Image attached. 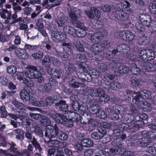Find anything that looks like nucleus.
<instances>
[{"instance_id":"obj_1","label":"nucleus","mask_w":156,"mask_h":156,"mask_svg":"<svg viewBox=\"0 0 156 156\" xmlns=\"http://www.w3.org/2000/svg\"><path fill=\"white\" fill-rule=\"evenodd\" d=\"M121 106H115V107H109L107 109L108 114V116L109 119L113 120H117L119 119V114H121L122 118L124 122L130 123L134 120V117L133 115L126 113L125 111H120Z\"/></svg>"},{"instance_id":"obj_2","label":"nucleus","mask_w":156,"mask_h":156,"mask_svg":"<svg viewBox=\"0 0 156 156\" xmlns=\"http://www.w3.org/2000/svg\"><path fill=\"white\" fill-rule=\"evenodd\" d=\"M118 6L121 10H122L123 12L120 14V12H116V14L115 18L120 21H125L128 20L129 17L133 15V12L129 8L130 6V3L127 1H123Z\"/></svg>"},{"instance_id":"obj_3","label":"nucleus","mask_w":156,"mask_h":156,"mask_svg":"<svg viewBox=\"0 0 156 156\" xmlns=\"http://www.w3.org/2000/svg\"><path fill=\"white\" fill-rule=\"evenodd\" d=\"M126 122H124V124L121 127H120V129H116L114 130V136L119 137L122 134L123 130H127L128 132H131L136 131L139 127H142L143 125V122L142 121H137L132 124Z\"/></svg>"},{"instance_id":"obj_4","label":"nucleus","mask_w":156,"mask_h":156,"mask_svg":"<svg viewBox=\"0 0 156 156\" xmlns=\"http://www.w3.org/2000/svg\"><path fill=\"white\" fill-rule=\"evenodd\" d=\"M108 34L107 31L105 30L101 32L95 33L91 35L90 38L91 41L93 43H96L92 46L91 51L92 52V54L99 53L101 51L102 48H99V45L96 43L100 41Z\"/></svg>"},{"instance_id":"obj_5","label":"nucleus","mask_w":156,"mask_h":156,"mask_svg":"<svg viewBox=\"0 0 156 156\" xmlns=\"http://www.w3.org/2000/svg\"><path fill=\"white\" fill-rule=\"evenodd\" d=\"M27 69L25 73V76L30 79H36L38 82L41 83L43 81V78L40 71L42 68L39 66H28L26 67Z\"/></svg>"},{"instance_id":"obj_6","label":"nucleus","mask_w":156,"mask_h":156,"mask_svg":"<svg viewBox=\"0 0 156 156\" xmlns=\"http://www.w3.org/2000/svg\"><path fill=\"white\" fill-rule=\"evenodd\" d=\"M18 114L17 113H16L15 115H13L11 114H9L8 115L12 119L15 120H11V124L15 128L17 127L18 123L16 122V120L18 118L20 119L22 122L26 123L28 126L30 125V121L31 119H29V117L24 116L26 114V113L23 111H20L19 112Z\"/></svg>"},{"instance_id":"obj_7","label":"nucleus","mask_w":156,"mask_h":156,"mask_svg":"<svg viewBox=\"0 0 156 156\" xmlns=\"http://www.w3.org/2000/svg\"><path fill=\"white\" fill-rule=\"evenodd\" d=\"M51 116L54 120L57 122L64 125L68 127H71L72 126V123L70 121L69 124L66 122L67 120V116L61 114H57L55 112H52L50 113Z\"/></svg>"},{"instance_id":"obj_8","label":"nucleus","mask_w":156,"mask_h":156,"mask_svg":"<svg viewBox=\"0 0 156 156\" xmlns=\"http://www.w3.org/2000/svg\"><path fill=\"white\" fill-rule=\"evenodd\" d=\"M40 122L44 126H47L46 132L45 134V136L48 137L50 138L54 137L53 135L51 134L53 132L54 127L51 126V121L47 118L42 119L40 120Z\"/></svg>"},{"instance_id":"obj_9","label":"nucleus","mask_w":156,"mask_h":156,"mask_svg":"<svg viewBox=\"0 0 156 156\" xmlns=\"http://www.w3.org/2000/svg\"><path fill=\"white\" fill-rule=\"evenodd\" d=\"M139 19L143 25L149 28H152L153 23L151 22V17L150 16L142 14L140 16Z\"/></svg>"},{"instance_id":"obj_10","label":"nucleus","mask_w":156,"mask_h":156,"mask_svg":"<svg viewBox=\"0 0 156 156\" xmlns=\"http://www.w3.org/2000/svg\"><path fill=\"white\" fill-rule=\"evenodd\" d=\"M125 35L126 38V40L129 41H132L134 39L135 35L129 31H121L117 32L115 34V37H116L122 38L124 39V36Z\"/></svg>"},{"instance_id":"obj_11","label":"nucleus","mask_w":156,"mask_h":156,"mask_svg":"<svg viewBox=\"0 0 156 156\" xmlns=\"http://www.w3.org/2000/svg\"><path fill=\"white\" fill-rule=\"evenodd\" d=\"M62 45L63 46L67 47L64 48L63 53L60 52H58L57 54L58 55L63 58H68L69 56L72 54V51L69 46V44L68 43L63 42L62 43Z\"/></svg>"},{"instance_id":"obj_12","label":"nucleus","mask_w":156,"mask_h":156,"mask_svg":"<svg viewBox=\"0 0 156 156\" xmlns=\"http://www.w3.org/2000/svg\"><path fill=\"white\" fill-rule=\"evenodd\" d=\"M136 94L134 98L133 99V101L135 103L138 101L139 99L141 98L144 99H147L149 98L151 95V92L148 90H145L141 91L140 93H135Z\"/></svg>"},{"instance_id":"obj_13","label":"nucleus","mask_w":156,"mask_h":156,"mask_svg":"<svg viewBox=\"0 0 156 156\" xmlns=\"http://www.w3.org/2000/svg\"><path fill=\"white\" fill-rule=\"evenodd\" d=\"M67 117L68 116V118H67L66 122L68 124L70 121H71L73 125V122H78L80 119V115L76 112H71L70 111H68L67 113Z\"/></svg>"},{"instance_id":"obj_14","label":"nucleus","mask_w":156,"mask_h":156,"mask_svg":"<svg viewBox=\"0 0 156 156\" xmlns=\"http://www.w3.org/2000/svg\"><path fill=\"white\" fill-rule=\"evenodd\" d=\"M148 126L152 129L151 131L144 130L142 132V135L145 137L150 136L151 138H156V126L153 124H150L148 125Z\"/></svg>"},{"instance_id":"obj_15","label":"nucleus","mask_w":156,"mask_h":156,"mask_svg":"<svg viewBox=\"0 0 156 156\" xmlns=\"http://www.w3.org/2000/svg\"><path fill=\"white\" fill-rule=\"evenodd\" d=\"M51 36L53 40L57 42L63 41L66 40L65 36L62 33L57 31H53Z\"/></svg>"},{"instance_id":"obj_16","label":"nucleus","mask_w":156,"mask_h":156,"mask_svg":"<svg viewBox=\"0 0 156 156\" xmlns=\"http://www.w3.org/2000/svg\"><path fill=\"white\" fill-rule=\"evenodd\" d=\"M83 26V24L82 23L80 24H78L77 25L78 27L80 28L75 29L74 36H77L79 37H83L85 36L86 34V30L87 28Z\"/></svg>"},{"instance_id":"obj_17","label":"nucleus","mask_w":156,"mask_h":156,"mask_svg":"<svg viewBox=\"0 0 156 156\" xmlns=\"http://www.w3.org/2000/svg\"><path fill=\"white\" fill-rule=\"evenodd\" d=\"M120 151L119 150L116 151L115 148L112 149L110 150V152L113 155L119 154H122V156H135L133 154V153L131 151H126V150L124 148H120Z\"/></svg>"},{"instance_id":"obj_18","label":"nucleus","mask_w":156,"mask_h":156,"mask_svg":"<svg viewBox=\"0 0 156 156\" xmlns=\"http://www.w3.org/2000/svg\"><path fill=\"white\" fill-rule=\"evenodd\" d=\"M142 72H152L156 70V64L154 63L145 62L144 63L142 67Z\"/></svg>"},{"instance_id":"obj_19","label":"nucleus","mask_w":156,"mask_h":156,"mask_svg":"<svg viewBox=\"0 0 156 156\" xmlns=\"http://www.w3.org/2000/svg\"><path fill=\"white\" fill-rule=\"evenodd\" d=\"M54 129L55 131V134L57 138L61 140H66L68 138V135L60 131L56 125H54Z\"/></svg>"},{"instance_id":"obj_20","label":"nucleus","mask_w":156,"mask_h":156,"mask_svg":"<svg viewBox=\"0 0 156 156\" xmlns=\"http://www.w3.org/2000/svg\"><path fill=\"white\" fill-rule=\"evenodd\" d=\"M48 72L51 77L59 79L63 71L61 70H58L49 68L48 69Z\"/></svg>"},{"instance_id":"obj_21","label":"nucleus","mask_w":156,"mask_h":156,"mask_svg":"<svg viewBox=\"0 0 156 156\" xmlns=\"http://www.w3.org/2000/svg\"><path fill=\"white\" fill-rule=\"evenodd\" d=\"M80 11L79 10H77L76 8L72 7V9L69 13V16L73 23L74 24L75 23H78L79 22L77 20L78 16H77L76 14H78V13H79V14L80 15Z\"/></svg>"},{"instance_id":"obj_22","label":"nucleus","mask_w":156,"mask_h":156,"mask_svg":"<svg viewBox=\"0 0 156 156\" xmlns=\"http://www.w3.org/2000/svg\"><path fill=\"white\" fill-rule=\"evenodd\" d=\"M83 115L85 117L86 119L87 120L88 124L91 125V126L89 127V129L90 130H93L95 128L96 124L95 122L94 121L92 118L91 115L90 114H87L86 112H84Z\"/></svg>"},{"instance_id":"obj_23","label":"nucleus","mask_w":156,"mask_h":156,"mask_svg":"<svg viewBox=\"0 0 156 156\" xmlns=\"http://www.w3.org/2000/svg\"><path fill=\"white\" fill-rule=\"evenodd\" d=\"M16 54L20 58L23 59L28 58L29 55L25 50L20 48H17L15 50Z\"/></svg>"},{"instance_id":"obj_24","label":"nucleus","mask_w":156,"mask_h":156,"mask_svg":"<svg viewBox=\"0 0 156 156\" xmlns=\"http://www.w3.org/2000/svg\"><path fill=\"white\" fill-rule=\"evenodd\" d=\"M74 44L77 49L80 51H84L83 45H84L85 47H88L87 43L83 41H75Z\"/></svg>"},{"instance_id":"obj_25","label":"nucleus","mask_w":156,"mask_h":156,"mask_svg":"<svg viewBox=\"0 0 156 156\" xmlns=\"http://www.w3.org/2000/svg\"><path fill=\"white\" fill-rule=\"evenodd\" d=\"M101 8L103 11L105 12H107L112 13L109 14V15L111 16L114 17V16H113L114 14H115V16L116 14V12L117 10H116L115 9H111L110 7L108 5H106L104 6H102Z\"/></svg>"},{"instance_id":"obj_26","label":"nucleus","mask_w":156,"mask_h":156,"mask_svg":"<svg viewBox=\"0 0 156 156\" xmlns=\"http://www.w3.org/2000/svg\"><path fill=\"white\" fill-rule=\"evenodd\" d=\"M121 140L120 138H118L115 139L112 142V145L115 147L111 149L110 150L115 148L116 151L117 150H119V151H120V148H123L121 147L122 145L123 144V143H122L121 142Z\"/></svg>"},{"instance_id":"obj_27","label":"nucleus","mask_w":156,"mask_h":156,"mask_svg":"<svg viewBox=\"0 0 156 156\" xmlns=\"http://www.w3.org/2000/svg\"><path fill=\"white\" fill-rule=\"evenodd\" d=\"M148 137H144L139 139L137 142V145L140 147H146L151 143Z\"/></svg>"},{"instance_id":"obj_28","label":"nucleus","mask_w":156,"mask_h":156,"mask_svg":"<svg viewBox=\"0 0 156 156\" xmlns=\"http://www.w3.org/2000/svg\"><path fill=\"white\" fill-rule=\"evenodd\" d=\"M20 95L22 100L24 102L28 101L30 97L29 92L25 90H21Z\"/></svg>"},{"instance_id":"obj_29","label":"nucleus","mask_w":156,"mask_h":156,"mask_svg":"<svg viewBox=\"0 0 156 156\" xmlns=\"http://www.w3.org/2000/svg\"><path fill=\"white\" fill-rule=\"evenodd\" d=\"M140 104H141L142 105H141L140 104H138V107L142 109L144 111H150L152 109L151 104L149 103L145 102H140Z\"/></svg>"},{"instance_id":"obj_30","label":"nucleus","mask_w":156,"mask_h":156,"mask_svg":"<svg viewBox=\"0 0 156 156\" xmlns=\"http://www.w3.org/2000/svg\"><path fill=\"white\" fill-rule=\"evenodd\" d=\"M88 92L90 95L94 97L100 96L101 94L103 93V90L101 89H90L88 90Z\"/></svg>"},{"instance_id":"obj_31","label":"nucleus","mask_w":156,"mask_h":156,"mask_svg":"<svg viewBox=\"0 0 156 156\" xmlns=\"http://www.w3.org/2000/svg\"><path fill=\"white\" fill-rule=\"evenodd\" d=\"M117 49L119 52L123 54L128 53L130 50L129 48L125 44L119 45L117 47Z\"/></svg>"},{"instance_id":"obj_32","label":"nucleus","mask_w":156,"mask_h":156,"mask_svg":"<svg viewBox=\"0 0 156 156\" xmlns=\"http://www.w3.org/2000/svg\"><path fill=\"white\" fill-rule=\"evenodd\" d=\"M56 106L59 105L60 109L62 111L66 112L68 110V106L65 101L62 100L59 102L55 103Z\"/></svg>"},{"instance_id":"obj_33","label":"nucleus","mask_w":156,"mask_h":156,"mask_svg":"<svg viewBox=\"0 0 156 156\" xmlns=\"http://www.w3.org/2000/svg\"><path fill=\"white\" fill-rule=\"evenodd\" d=\"M28 101L30 104L35 106L41 107L43 105L42 101H37L36 98L33 97H30Z\"/></svg>"},{"instance_id":"obj_34","label":"nucleus","mask_w":156,"mask_h":156,"mask_svg":"<svg viewBox=\"0 0 156 156\" xmlns=\"http://www.w3.org/2000/svg\"><path fill=\"white\" fill-rule=\"evenodd\" d=\"M75 29L70 26H66L63 28V32L66 34H70L74 36Z\"/></svg>"},{"instance_id":"obj_35","label":"nucleus","mask_w":156,"mask_h":156,"mask_svg":"<svg viewBox=\"0 0 156 156\" xmlns=\"http://www.w3.org/2000/svg\"><path fill=\"white\" fill-rule=\"evenodd\" d=\"M138 42L140 45H146L150 43V39L148 37L144 35L140 37L139 39Z\"/></svg>"},{"instance_id":"obj_36","label":"nucleus","mask_w":156,"mask_h":156,"mask_svg":"<svg viewBox=\"0 0 156 156\" xmlns=\"http://www.w3.org/2000/svg\"><path fill=\"white\" fill-rule=\"evenodd\" d=\"M67 20V17L62 16L58 17L56 20L57 23L59 26H62L65 24Z\"/></svg>"},{"instance_id":"obj_37","label":"nucleus","mask_w":156,"mask_h":156,"mask_svg":"<svg viewBox=\"0 0 156 156\" xmlns=\"http://www.w3.org/2000/svg\"><path fill=\"white\" fill-rule=\"evenodd\" d=\"M76 61L79 62V64L81 65L82 63H83L87 62V60L86 57L84 55L81 54L76 55Z\"/></svg>"},{"instance_id":"obj_38","label":"nucleus","mask_w":156,"mask_h":156,"mask_svg":"<svg viewBox=\"0 0 156 156\" xmlns=\"http://www.w3.org/2000/svg\"><path fill=\"white\" fill-rule=\"evenodd\" d=\"M148 52H149V49H144L141 50L139 53V57L143 60H147Z\"/></svg>"},{"instance_id":"obj_39","label":"nucleus","mask_w":156,"mask_h":156,"mask_svg":"<svg viewBox=\"0 0 156 156\" xmlns=\"http://www.w3.org/2000/svg\"><path fill=\"white\" fill-rule=\"evenodd\" d=\"M130 70L133 74L136 75H139L140 72L142 71L139 69L135 64H132L131 66Z\"/></svg>"},{"instance_id":"obj_40","label":"nucleus","mask_w":156,"mask_h":156,"mask_svg":"<svg viewBox=\"0 0 156 156\" xmlns=\"http://www.w3.org/2000/svg\"><path fill=\"white\" fill-rule=\"evenodd\" d=\"M81 144L84 147H90L93 144V142L90 139H84L81 142Z\"/></svg>"},{"instance_id":"obj_41","label":"nucleus","mask_w":156,"mask_h":156,"mask_svg":"<svg viewBox=\"0 0 156 156\" xmlns=\"http://www.w3.org/2000/svg\"><path fill=\"white\" fill-rule=\"evenodd\" d=\"M96 115L99 118L102 119H105L107 117L105 112L100 108L98 109Z\"/></svg>"},{"instance_id":"obj_42","label":"nucleus","mask_w":156,"mask_h":156,"mask_svg":"<svg viewBox=\"0 0 156 156\" xmlns=\"http://www.w3.org/2000/svg\"><path fill=\"white\" fill-rule=\"evenodd\" d=\"M41 90L44 92H51L52 90V86L51 83H46L41 87ZM40 90H41L40 89Z\"/></svg>"},{"instance_id":"obj_43","label":"nucleus","mask_w":156,"mask_h":156,"mask_svg":"<svg viewBox=\"0 0 156 156\" xmlns=\"http://www.w3.org/2000/svg\"><path fill=\"white\" fill-rule=\"evenodd\" d=\"M129 71V68L125 66H121L119 67L117 72L119 73H126Z\"/></svg>"},{"instance_id":"obj_44","label":"nucleus","mask_w":156,"mask_h":156,"mask_svg":"<svg viewBox=\"0 0 156 156\" xmlns=\"http://www.w3.org/2000/svg\"><path fill=\"white\" fill-rule=\"evenodd\" d=\"M130 82L133 87H136L140 85V81L135 77H132L131 78Z\"/></svg>"},{"instance_id":"obj_45","label":"nucleus","mask_w":156,"mask_h":156,"mask_svg":"<svg viewBox=\"0 0 156 156\" xmlns=\"http://www.w3.org/2000/svg\"><path fill=\"white\" fill-rule=\"evenodd\" d=\"M149 8L152 13H156V1H154L151 2L150 4Z\"/></svg>"},{"instance_id":"obj_46","label":"nucleus","mask_w":156,"mask_h":156,"mask_svg":"<svg viewBox=\"0 0 156 156\" xmlns=\"http://www.w3.org/2000/svg\"><path fill=\"white\" fill-rule=\"evenodd\" d=\"M43 55V53L41 51H39L32 54V57L34 59H41Z\"/></svg>"},{"instance_id":"obj_47","label":"nucleus","mask_w":156,"mask_h":156,"mask_svg":"<svg viewBox=\"0 0 156 156\" xmlns=\"http://www.w3.org/2000/svg\"><path fill=\"white\" fill-rule=\"evenodd\" d=\"M12 103L16 107L20 110H23L24 107V105L21 103L14 100L12 102Z\"/></svg>"},{"instance_id":"obj_48","label":"nucleus","mask_w":156,"mask_h":156,"mask_svg":"<svg viewBox=\"0 0 156 156\" xmlns=\"http://www.w3.org/2000/svg\"><path fill=\"white\" fill-rule=\"evenodd\" d=\"M12 103L16 107L20 110H23L24 107V105L21 103L14 100L12 102Z\"/></svg>"},{"instance_id":"obj_49","label":"nucleus","mask_w":156,"mask_h":156,"mask_svg":"<svg viewBox=\"0 0 156 156\" xmlns=\"http://www.w3.org/2000/svg\"><path fill=\"white\" fill-rule=\"evenodd\" d=\"M110 99V98L108 95L104 94L103 91V93L101 94L100 96V101L102 102H107Z\"/></svg>"},{"instance_id":"obj_50","label":"nucleus","mask_w":156,"mask_h":156,"mask_svg":"<svg viewBox=\"0 0 156 156\" xmlns=\"http://www.w3.org/2000/svg\"><path fill=\"white\" fill-rule=\"evenodd\" d=\"M43 105L42 107H46L48 105H51L53 103V101L51 97H49L46 99L45 103L42 101Z\"/></svg>"},{"instance_id":"obj_51","label":"nucleus","mask_w":156,"mask_h":156,"mask_svg":"<svg viewBox=\"0 0 156 156\" xmlns=\"http://www.w3.org/2000/svg\"><path fill=\"white\" fill-rule=\"evenodd\" d=\"M7 72L11 74H13L16 71V68L15 66L11 65L7 67Z\"/></svg>"},{"instance_id":"obj_52","label":"nucleus","mask_w":156,"mask_h":156,"mask_svg":"<svg viewBox=\"0 0 156 156\" xmlns=\"http://www.w3.org/2000/svg\"><path fill=\"white\" fill-rule=\"evenodd\" d=\"M110 87L112 90H117L120 87V84L117 82H113L110 83Z\"/></svg>"},{"instance_id":"obj_53","label":"nucleus","mask_w":156,"mask_h":156,"mask_svg":"<svg viewBox=\"0 0 156 156\" xmlns=\"http://www.w3.org/2000/svg\"><path fill=\"white\" fill-rule=\"evenodd\" d=\"M51 61V57L46 56L43 59L42 63L43 65L46 67H48Z\"/></svg>"},{"instance_id":"obj_54","label":"nucleus","mask_w":156,"mask_h":156,"mask_svg":"<svg viewBox=\"0 0 156 156\" xmlns=\"http://www.w3.org/2000/svg\"><path fill=\"white\" fill-rule=\"evenodd\" d=\"M89 74H91V76H91V77L94 78H98L100 75V73H99L97 71L94 69H93L92 71H89Z\"/></svg>"},{"instance_id":"obj_55","label":"nucleus","mask_w":156,"mask_h":156,"mask_svg":"<svg viewBox=\"0 0 156 156\" xmlns=\"http://www.w3.org/2000/svg\"><path fill=\"white\" fill-rule=\"evenodd\" d=\"M72 107L75 111H78L80 108L79 104L77 101H73L72 104Z\"/></svg>"},{"instance_id":"obj_56","label":"nucleus","mask_w":156,"mask_h":156,"mask_svg":"<svg viewBox=\"0 0 156 156\" xmlns=\"http://www.w3.org/2000/svg\"><path fill=\"white\" fill-rule=\"evenodd\" d=\"M24 74L23 72H17L16 74L14 76L15 79H17L19 81H20L23 78Z\"/></svg>"},{"instance_id":"obj_57","label":"nucleus","mask_w":156,"mask_h":156,"mask_svg":"<svg viewBox=\"0 0 156 156\" xmlns=\"http://www.w3.org/2000/svg\"><path fill=\"white\" fill-rule=\"evenodd\" d=\"M147 151L153 155H156V147L152 146L148 147L147 149Z\"/></svg>"},{"instance_id":"obj_58","label":"nucleus","mask_w":156,"mask_h":156,"mask_svg":"<svg viewBox=\"0 0 156 156\" xmlns=\"http://www.w3.org/2000/svg\"><path fill=\"white\" fill-rule=\"evenodd\" d=\"M91 137L95 140H98V139L101 140V136L102 135H100V132H94L91 134Z\"/></svg>"},{"instance_id":"obj_59","label":"nucleus","mask_w":156,"mask_h":156,"mask_svg":"<svg viewBox=\"0 0 156 156\" xmlns=\"http://www.w3.org/2000/svg\"><path fill=\"white\" fill-rule=\"evenodd\" d=\"M102 139L103 140L102 141L104 143L109 142L111 140V136L108 134H105L103 136L102 135L101 136V139Z\"/></svg>"},{"instance_id":"obj_60","label":"nucleus","mask_w":156,"mask_h":156,"mask_svg":"<svg viewBox=\"0 0 156 156\" xmlns=\"http://www.w3.org/2000/svg\"><path fill=\"white\" fill-rule=\"evenodd\" d=\"M36 23L37 27L38 30L44 28V25L42 19H37L36 20Z\"/></svg>"},{"instance_id":"obj_61","label":"nucleus","mask_w":156,"mask_h":156,"mask_svg":"<svg viewBox=\"0 0 156 156\" xmlns=\"http://www.w3.org/2000/svg\"><path fill=\"white\" fill-rule=\"evenodd\" d=\"M148 55L147 60H153L155 57L154 53L151 50L149 49V52H148Z\"/></svg>"},{"instance_id":"obj_62","label":"nucleus","mask_w":156,"mask_h":156,"mask_svg":"<svg viewBox=\"0 0 156 156\" xmlns=\"http://www.w3.org/2000/svg\"><path fill=\"white\" fill-rule=\"evenodd\" d=\"M92 56L93 57V59L98 61H100L103 59L102 57L99 53H97L96 54H93Z\"/></svg>"},{"instance_id":"obj_63","label":"nucleus","mask_w":156,"mask_h":156,"mask_svg":"<svg viewBox=\"0 0 156 156\" xmlns=\"http://www.w3.org/2000/svg\"><path fill=\"white\" fill-rule=\"evenodd\" d=\"M35 132L37 135L40 136H41L43 135V132L41 129L38 126L34 127Z\"/></svg>"},{"instance_id":"obj_64","label":"nucleus","mask_w":156,"mask_h":156,"mask_svg":"<svg viewBox=\"0 0 156 156\" xmlns=\"http://www.w3.org/2000/svg\"><path fill=\"white\" fill-rule=\"evenodd\" d=\"M65 70L69 73H71L73 70V65L69 63L65 66Z\"/></svg>"}]
</instances>
